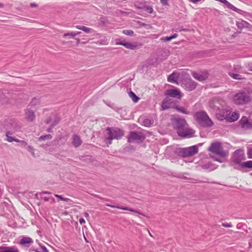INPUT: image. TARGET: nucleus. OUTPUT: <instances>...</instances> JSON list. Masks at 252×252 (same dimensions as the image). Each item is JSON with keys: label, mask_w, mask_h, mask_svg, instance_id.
<instances>
[{"label": "nucleus", "mask_w": 252, "mask_h": 252, "mask_svg": "<svg viewBox=\"0 0 252 252\" xmlns=\"http://www.w3.org/2000/svg\"><path fill=\"white\" fill-rule=\"evenodd\" d=\"M249 25V23L242 19H240L236 22V26L240 30H242L244 28L247 27Z\"/></svg>", "instance_id": "nucleus-20"}, {"label": "nucleus", "mask_w": 252, "mask_h": 252, "mask_svg": "<svg viewBox=\"0 0 252 252\" xmlns=\"http://www.w3.org/2000/svg\"><path fill=\"white\" fill-rule=\"evenodd\" d=\"M106 131L108 134V138H106L108 145L112 143V140H118L123 136V131L119 128L108 127Z\"/></svg>", "instance_id": "nucleus-3"}, {"label": "nucleus", "mask_w": 252, "mask_h": 252, "mask_svg": "<svg viewBox=\"0 0 252 252\" xmlns=\"http://www.w3.org/2000/svg\"><path fill=\"white\" fill-rule=\"evenodd\" d=\"M239 125L241 127L245 129H250L252 127V123L249 122L246 116H243L242 118L239 120Z\"/></svg>", "instance_id": "nucleus-14"}, {"label": "nucleus", "mask_w": 252, "mask_h": 252, "mask_svg": "<svg viewBox=\"0 0 252 252\" xmlns=\"http://www.w3.org/2000/svg\"><path fill=\"white\" fill-rule=\"evenodd\" d=\"M241 167H242V168L252 169V160H248L245 162H243L242 163H241Z\"/></svg>", "instance_id": "nucleus-28"}, {"label": "nucleus", "mask_w": 252, "mask_h": 252, "mask_svg": "<svg viewBox=\"0 0 252 252\" xmlns=\"http://www.w3.org/2000/svg\"><path fill=\"white\" fill-rule=\"evenodd\" d=\"M84 216H85V218L88 219L89 218V214H88V213H85Z\"/></svg>", "instance_id": "nucleus-49"}, {"label": "nucleus", "mask_w": 252, "mask_h": 252, "mask_svg": "<svg viewBox=\"0 0 252 252\" xmlns=\"http://www.w3.org/2000/svg\"><path fill=\"white\" fill-rule=\"evenodd\" d=\"M217 1H219L220 2H221L223 4H224L225 5H226V7L228 8L230 10H232V11H234L237 13H238L240 14H242L243 13V10L238 9V8L236 7L235 6H233L232 4H231L230 2H228L226 0H215Z\"/></svg>", "instance_id": "nucleus-13"}, {"label": "nucleus", "mask_w": 252, "mask_h": 252, "mask_svg": "<svg viewBox=\"0 0 252 252\" xmlns=\"http://www.w3.org/2000/svg\"><path fill=\"white\" fill-rule=\"evenodd\" d=\"M106 206H107L108 207H111L112 208H117L118 209L131 211L134 213H138L139 214V212H138V211H135L132 208H129L127 207L119 206H116L111 205L110 204H106Z\"/></svg>", "instance_id": "nucleus-18"}, {"label": "nucleus", "mask_w": 252, "mask_h": 252, "mask_svg": "<svg viewBox=\"0 0 252 252\" xmlns=\"http://www.w3.org/2000/svg\"><path fill=\"white\" fill-rule=\"evenodd\" d=\"M141 139V136L137 133L131 132L130 136H129L128 141L131 142L133 140H140Z\"/></svg>", "instance_id": "nucleus-24"}, {"label": "nucleus", "mask_w": 252, "mask_h": 252, "mask_svg": "<svg viewBox=\"0 0 252 252\" xmlns=\"http://www.w3.org/2000/svg\"><path fill=\"white\" fill-rule=\"evenodd\" d=\"M179 85L187 91H191L195 89L196 84L190 78H186L179 82Z\"/></svg>", "instance_id": "nucleus-7"}, {"label": "nucleus", "mask_w": 252, "mask_h": 252, "mask_svg": "<svg viewBox=\"0 0 252 252\" xmlns=\"http://www.w3.org/2000/svg\"><path fill=\"white\" fill-rule=\"evenodd\" d=\"M251 101L249 96L245 93H239L234 96L233 97V102L237 105H244Z\"/></svg>", "instance_id": "nucleus-5"}, {"label": "nucleus", "mask_w": 252, "mask_h": 252, "mask_svg": "<svg viewBox=\"0 0 252 252\" xmlns=\"http://www.w3.org/2000/svg\"><path fill=\"white\" fill-rule=\"evenodd\" d=\"M55 197L59 198V199H60V200L63 201V202H71V200H70V199H68L67 198H63V197H62V195H58L57 194H55Z\"/></svg>", "instance_id": "nucleus-34"}, {"label": "nucleus", "mask_w": 252, "mask_h": 252, "mask_svg": "<svg viewBox=\"0 0 252 252\" xmlns=\"http://www.w3.org/2000/svg\"><path fill=\"white\" fill-rule=\"evenodd\" d=\"M54 118V116H50V119L46 120V124H50V126H55L56 125H57V124H58V121L53 122L52 121V120Z\"/></svg>", "instance_id": "nucleus-32"}, {"label": "nucleus", "mask_w": 252, "mask_h": 252, "mask_svg": "<svg viewBox=\"0 0 252 252\" xmlns=\"http://www.w3.org/2000/svg\"><path fill=\"white\" fill-rule=\"evenodd\" d=\"M30 7L32 8L37 7V4L34 2H32L30 3Z\"/></svg>", "instance_id": "nucleus-47"}, {"label": "nucleus", "mask_w": 252, "mask_h": 252, "mask_svg": "<svg viewBox=\"0 0 252 252\" xmlns=\"http://www.w3.org/2000/svg\"><path fill=\"white\" fill-rule=\"evenodd\" d=\"M17 143H20V145L22 146H27V142H26L25 141H21L20 140L19 142H16Z\"/></svg>", "instance_id": "nucleus-42"}, {"label": "nucleus", "mask_w": 252, "mask_h": 252, "mask_svg": "<svg viewBox=\"0 0 252 252\" xmlns=\"http://www.w3.org/2000/svg\"><path fill=\"white\" fill-rule=\"evenodd\" d=\"M82 143V141L80 139V138L76 135H73L72 137V144L75 147H77L81 145Z\"/></svg>", "instance_id": "nucleus-22"}, {"label": "nucleus", "mask_w": 252, "mask_h": 252, "mask_svg": "<svg viewBox=\"0 0 252 252\" xmlns=\"http://www.w3.org/2000/svg\"><path fill=\"white\" fill-rule=\"evenodd\" d=\"M160 1L163 5H168V0H160Z\"/></svg>", "instance_id": "nucleus-44"}, {"label": "nucleus", "mask_w": 252, "mask_h": 252, "mask_svg": "<svg viewBox=\"0 0 252 252\" xmlns=\"http://www.w3.org/2000/svg\"><path fill=\"white\" fill-rule=\"evenodd\" d=\"M198 153V148L196 146H190L189 148H183L179 150V155L182 158L189 157L196 154Z\"/></svg>", "instance_id": "nucleus-6"}, {"label": "nucleus", "mask_w": 252, "mask_h": 252, "mask_svg": "<svg viewBox=\"0 0 252 252\" xmlns=\"http://www.w3.org/2000/svg\"><path fill=\"white\" fill-rule=\"evenodd\" d=\"M153 124V121H151L148 119H145L144 121H143V125L144 126L148 127L150 126L151 125H152Z\"/></svg>", "instance_id": "nucleus-35"}, {"label": "nucleus", "mask_w": 252, "mask_h": 252, "mask_svg": "<svg viewBox=\"0 0 252 252\" xmlns=\"http://www.w3.org/2000/svg\"><path fill=\"white\" fill-rule=\"evenodd\" d=\"M80 30H82V31L86 33H90L91 32V31H92V29L87 27L85 28H81V29H80Z\"/></svg>", "instance_id": "nucleus-40"}, {"label": "nucleus", "mask_w": 252, "mask_h": 252, "mask_svg": "<svg viewBox=\"0 0 252 252\" xmlns=\"http://www.w3.org/2000/svg\"><path fill=\"white\" fill-rule=\"evenodd\" d=\"M195 119L198 123L203 126H212V122L204 111L197 112L194 116Z\"/></svg>", "instance_id": "nucleus-4"}, {"label": "nucleus", "mask_w": 252, "mask_h": 252, "mask_svg": "<svg viewBox=\"0 0 252 252\" xmlns=\"http://www.w3.org/2000/svg\"><path fill=\"white\" fill-rule=\"evenodd\" d=\"M52 139V135L50 134H47L44 136H41V137H39L38 140H50Z\"/></svg>", "instance_id": "nucleus-36"}, {"label": "nucleus", "mask_w": 252, "mask_h": 252, "mask_svg": "<svg viewBox=\"0 0 252 252\" xmlns=\"http://www.w3.org/2000/svg\"><path fill=\"white\" fill-rule=\"evenodd\" d=\"M210 108L216 114L217 119L222 121L230 115V108L225 105L222 99H214L210 102Z\"/></svg>", "instance_id": "nucleus-1"}, {"label": "nucleus", "mask_w": 252, "mask_h": 252, "mask_svg": "<svg viewBox=\"0 0 252 252\" xmlns=\"http://www.w3.org/2000/svg\"><path fill=\"white\" fill-rule=\"evenodd\" d=\"M11 134L9 131L6 132V141L7 142L12 143L13 142H19L20 140L15 138L14 137L11 136Z\"/></svg>", "instance_id": "nucleus-25"}, {"label": "nucleus", "mask_w": 252, "mask_h": 252, "mask_svg": "<svg viewBox=\"0 0 252 252\" xmlns=\"http://www.w3.org/2000/svg\"><path fill=\"white\" fill-rule=\"evenodd\" d=\"M43 200H44V201H48V197H44Z\"/></svg>", "instance_id": "nucleus-53"}, {"label": "nucleus", "mask_w": 252, "mask_h": 252, "mask_svg": "<svg viewBox=\"0 0 252 252\" xmlns=\"http://www.w3.org/2000/svg\"><path fill=\"white\" fill-rule=\"evenodd\" d=\"M250 175H251V176H252V172L251 174H250Z\"/></svg>", "instance_id": "nucleus-56"}, {"label": "nucleus", "mask_w": 252, "mask_h": 252, "mask_svg": "<svg viewBox=\"0 0 252 252\" xmlns=\"http://www.w3.org/2000/svg\"><path fill=\"white\" fill-rule=\"evenodd\" d=\"M33 243L32 238L29 237H24L20 240V244L26 246H30Z\"/></svg>", "instance_id": "nucleus-19"}, {"label": "nucleus", "mask_w": 252, "mask_h": 252, "mask_svg": "<svg viewBox=\"0 0 252 252\" xmlns=\"http://www.w3.org/2000/svg\"><path fill=\"white\" fill-rule=\"evenodd\" d=\"M176 130H177L178 135L180 137L190 138L193 134V130L190 128H184Z\"/></svg>", "instance_id": "nucleus-11"}, {"label": "nucleus", "mask_w": 252, "mask_h": 252, "mask_svg": "<svg viewBox=\"0 0 252 252\" xmlns=\"http://www.w3.org/2000/svg\"><path fill=\"white\" fill-rule=\"evenodd\" d=\"M123 33L127 36H132L133 32L132 30H124L123 31Z\"/></svg>", "instance_id": "nucleus-38"}, {"label": "nucleus", "mask_w": 252, "mask_h": 252, "mask_svg": "<svg viewBox=\"0 0 252 252\" xmlns=\"http://www.w3.org/2000/svg\"><path fill=\"white\" fill-rule=\"evenodd\" d=\"M117 45H120L121 46H123L124 47H125V48L130 49V50H133L136 48V45L134 44L133 43H131L129 42L126 43H123V42H120L118 43Z\"/></svg>", "instance_id": "nucleus-21"}, {"label": "nucleus", "mask_w": 252, "mask_h": 252, "mask_svg": "<svg viewBox=\"0 0 252 252\" xmlns=\"http://www.w3.org/2000/svg\"><path fill=\"white\" fill-rule=\"evenodd\" d=\"M0 252H19L15 247H0Z\"/></svg>", "instance_id": "nucleus-23"}, {"label": "nucleus", "mask_w": 252, "mask_h": 252, "mask_svg": "<svg viewBox=\"0 0 252 252\" xmlns=\"http://www.w3.org/2000/svg\"><path fill=\"white\" fill-rule=\"evenodd\" d=\"M245 159V154L243 150H237L233 154V161L238 164Z\"/></svg>", "instance_id": "nucleus-9"}, {"label": "nucleus", "mask_w": 252, "mask_h": 252, "mask_svg": "<svg viewBox=\"0 0 252 252\" xmlns=\"http://www.w3.org/2000/svg\"><path fill=\"white\" fill-rule=\"evenodd\" d=\"M175 109H176V110H177L178 112H179L181 113H183V114H188V113H187V110H186V109L183 107L176 106V107H175Z\"/></svg>", "instance_id": "nucleus-37"}, {"label": "nucleus", "mask_w": 252, "mask_h": 252, "mask_svg": "<svg viewBox=\"0 0 252 252\" xmlns=\"http://www.w3.org/2000/svg\"><path fill=\"white\" fill-rule=\"evenodd\" d=\"M79 222H80V224H83L85 223V220L83 218H80V220H79Z\"/></svg>", "instance_id": "nucleus-46"}, {"label": "nucleus", "mask_w": 252, "mask_h": 252, "mask_svg": "<svg viewBox=\"0 0 252 252\" xmlns=\"http://www.w3.org/2000/svg\"><path fill=\"white\" fill-rule=\"evenodd\" d=\"M40 104V102L39 101V99L36 98L32 99L31 102H30V105H31V106H36L39 105Z\"/></svg>", "instance_id": "nucleus-30"}, {"label": "nucleus", "mask_w": 252, "mask_h": 252, "mask_svg": "<svg viewBox=\"0 0 252 252\" xmlns=\"http://www.w3.org/2000/svg\"><path fill=\"white\" fill-rule=\"evenodd\" d=\"M178 36V34L177 33H175L170 36H165L163 37H161L160 38V40L163 42L169 41L171 40L174 39Z\"/></svg>", "instance_id": "nucleus-26"}, {"label": "nucleus", "mask_w": 252, "mask_h": 252, "mask_svg": "<svg viewBox=\"0 0 252 252\" xmlns=\"http://www.w3.org/2000/svg\"><path fill=\"white\" fill-rule=\"evenodd\" d=\"M4 7V4L1 2H0V8H2Z\"/></svg>", "instance_id": "nucleus-52"}, {"label": "nucleus", "mask_w": 252, "mask_h": 252, "mask_svg": "<svg viewBox=\"0 0 252 252\" xmlns=\"http://www.w3.org/2000/svg\"><path fill=\"white\" fill-rule=\"evenodd\" d=\"M76 42H77V44H79L80 40L79 39H76Z\"/></svg>", "instance_id": "nucleus-54"}, {"label": "nucleus", "mask_w": 252, "mask_h": 252, "mask_svg": "<svg viewBox=\"0 0 252 252\" xmlns=\"http://www.w3.org/2000/svg\"><path fill=\"white\" fill-rule=\"evenodd\" d=\"M241 69V66L239 65H235V69L236 70H239Z\"/></svg>", "instance_id": "nucleus-48"}, {"label": "nucleus", "mask_w": 252, "mask_h": 252, "mask_svg": "<svg viewBox=\"0 0 252 252\" xmlns=\"http://www.w3.org/2000/svg\"><path fill=\"white\" fill-rule=\"evenodd\" d=\"M247 155H248V158L250 159H252V148H248V151H247Z\"/></svg>", "instance_id": "nucleus-39"}, {"label": "nucleus", "mask_w": 252, "mask_h": 252, "mask_svg": "<svg viewBox=\"0 0 252 252\" xmlns=\"http://www.w3.org/2000/svg\"><path fill=\"white\" fill-rule=\"evenodd\" d=\"M175 128L176 129L187 128V124L186 121L182 119H179L175 121Z\"/></svg>", "instance_id": "nucleus-15"}, {"label": "nucleus", "mask_w": 252, "mask_h": 252, "mask_svg": "<svg viewBox=\"0 0 252 252\" xmlns=\"http://www.w3.org/2000/svg\"><path fill=\"white\" fill-rule=\"evenodd\" d=\"M185 75H186V74L183 72L182 73H178V72H173L172 74L168 76L167 81L169 83H175L178 85H179V82H178L179 79L182 78L183 77L185 78V79H188V78L186 77Z\"/></svg>", "instance_id": "nucleus-8"}, {"label": "nucleus", "mask_w": 252, "mask_h": 252, "mask_svg": "<svg viewBox=\"0 0 252 252\" xmlns=\"http://www.w3.org/2000/svg\"><path fill=\"white\" fill-rule=\"evenodd\" d=\"M129 96L131 97V99H132L133 102L136 103L138 102L139 98H138V96L132 92H130L129 93Z\"/></svg>", "instance_id": "nucleus-31"}, {"label": "nucleus", "mask_w": 252, "mask_h": 252, "mask_svg": "<svg viewBox=\"0 0 252 252\" xmlns=\"http://www.w3.org/2000/svg\"><path fill=\"white\" fill-rule=\"evenodd\" d=\"M202 0H189V2L193 3V4H196L198 2L201 1Z\"/></svg>", "instance_id": "nucleus-43"}, {"label": "nucleus", "mask_w": 252, "mask_h": 252, "mask_svg": "<svg viewBox=\"0 0 252 252\" xmlns=\"http://www.w3.org/2000/svg\"><path fill=\"white\" fill-rule=\"evenodd\" d=\"M145 11H147L148 13H152L153 9L151 7L147 6L145 7Z\"/></svg>", "instance_id": "nucleus-41"}, {"label": "nucleus", "mask_w": 252, "mask_h": 252, "mask_svg": "<svg viewBox=\"0 0 252 252\" xmlns=\"http://www.w3.org/2000/svg\"><path fill=\"white\" fill-rule=\"evenodd\" d=\"M170 108L169 105V99H165L161 104V110H165Z\"/></svg>", "instance_id": "nucleus-27"}, {"label": "nucleus", "mask_w": 252, "mask_h": 252, "mask_svg": "<svg viewBox=\"0 0 252 252\" xmlns=\"http://www.w3.org/2000/svg\"><path fill=\"white\" fill-rule=\"evenodd\" d=\"M229 75H230V77H232V78L235 80H240V79H243L242 75H241L239 74H235V73H229Z\"/></svg>", "instance_id": "nucleus-33"}, {"label": "nucleus", "mask_w": 252, "mask_h": 252, "mask_svg": "<svg viewBox=\"0 0 252 252\" xmlns=\"http://www.w3.org/2000/svg\"><path fill=\"white\" fill-rule=\"evenodd\" d=\"M239 118V114L236 112H234L230 116L229 115L227 116V118H225V120L229 122H234L237 121Z\"/></svg>", "instance_id": "nucleus-17"}, {"label": "nucleus", "mask_w": 252, "mask_h": 252, "mask_svg": "<svg viewBox=\"0 0 252 252\" xmlns=\"http://www.w3.org/2000/svg\"><path fill=\"white\" fill-rule=\"evenodd\" d=\"M252 244V241H251V242H250V244Z\"/></svg>", "instance_id": "nucleus-55"}, {"label": "nucleus", "mask_w": 252, "mask_h": 252, "mask_svg": "<svg viewBox=\"0 0 252 252\" xmlns=\"http://www.w3.org/2000/svg\"><path fill=\"white\" fill-rule=\"evenodd\" d=\"M80 33V32L65 33L63 34V37H66L67 36H69L71 38H74L75 36L78 35Z\"/></svg>", "instance_id": "nucleus-29"}, {"label": "nucleus", "mask_w": 252, "mask_h": 252, "mask_svg": "<svg viewBox=\"0 0 252 252\" xmlns=\"http://www.w3.org/2000/svg\"><path fill=\"white\" fill-rule=\"evenodd\" d=\"M222 226L225 228H230L232 227V225L230 223H222Z\"/></svg>", "instance_id": "nucleus-45"}, {"label": "nucleus", "mask_w": 252, "mask_h": 252, "mask_svg": "<svg viewBox=\"0 0 252 252\" xmlns=\"http://www.w3.org/2000/svg\"><path fill=\"white\" fill-rule=\"evenodd\" d=\"M208 151L210 152V157L214 158L215 161L219 162H220V161L218 159L215 158V156H218L221 158H224L228 156V153L222 148L221 143L218 141L212 143L210 147L208 148Z\"/></svg>", "instance_id": "nucleus-2"}, {"label": "nucleus", "mask_w": 252, "mask_h": 252, "mask_svg": "<svg viewBox=\"0 0 252 252\" xmlns=\"http://www.w3.org/2000/svg\"><path fill=\"white\" fill-rule=\"evenodd\" d=\"M86 27L85 26H76V29H78V30H80L81 28H85Z\"/></svg>", "instance_id": "nucleus-50"}, {"label": "nucleus", "mask_w": 252, "mask_h": 252, "mask_svg": "<svg viewBox=\"0 0 252 252\" xmlns=\"http://www.w3.org/2000/svg\"><path fill=\"white\" fill-rule=\"evenodd\" d=\"M42 193L45 194H50L51 193L50 191H42Z\"/></svg>", "instance_id": "nucleus-51"}, {"label": "nucleus", "mask_w": 252, "mask_h": 252, "mask_svg": "<svg viewBox=\"0 0 252 252\" xmlns=\"http://www.w3.org/2000/svg\"><path fill=\"white\" fill-rule=\"evenodd\" d=\"M191 76L198 81L202 82L208 79V74L205 71L199 72H193L191 73Z\"/></svg>", "instance_id": "nucleus-10"}, {"label": "nucleus", "mask_w": 252, "mask_h": 252, "mask_svg": "<svg viewBox=\"0 0 252 252\" xmlns=\"http://www.w3.org/2000/svg\"><path fill=\"white\" fill-rule=\"evenodd\" d=\"M165 94L172 97L177 98L180 99L182 97V94L179 90L175 89H168L165 92Z\"/></svg>", "instance_id": "nucleus-12"}, {"label": "nucleus", "mask_w": 252, "mask_h": 252, "mask_svg": "<svg viewBox=\"0 0 252 252\" xmlns=\"http://www.w3.org/2000/svg\"><path fill=\"white\" fill-rule=\"evenodd\" d=\"M25 118L30 122H33L35 119L34 112L30 109H27L25 111Z\"/></svg>", "instance_id": "nucleus-16"}]
</instances>
